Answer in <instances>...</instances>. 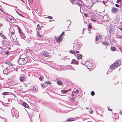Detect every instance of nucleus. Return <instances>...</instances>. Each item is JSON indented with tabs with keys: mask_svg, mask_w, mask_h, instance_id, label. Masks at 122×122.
Here are the masks:
<instances>
[{
	"mask_svg": "<svg viewBox=\"0 0 122 122\" xmlns=\"http://www.w3.org/2000/svg\"><path fill=\"white\" fill-rule=\"evenodd\" d=\"M118 9L114 7H113L112 8L111 12L113 13H116L118 11Z\"/></svg>",
	"mask_w": 122,
	"mask_h": 122,
	"instance_id": "nucleus-8",
	"label": "nucleus"
},
{
	"mask_svg": "<svg viewBox=\"0 0 122 122\" xmlns=\"http://www.w3.org/2000/svg\"><path fill=\"white\" fill-rule=\"evenodd\" d=\"M41 27L38 24L37 26V29H38V30H40L41 29Z\"/></svg>",
	"mask_w": 122,
	"mask_h": 122,
	"instance_id": "nucleus-22",
	"label": "nucleus"
},
{
	"mask_svg": "<svg viewBox=\"0 0 122 122\" xmlns=\"http://www.w3.org/2000/svg\"><path fill=\"white\" fill-rule=\"evenodd\" d=\"M91 25H92L91 23L89 24L88 25V28H89V29H90L92 27Z\"/></svg>",
	"mask_w": 122,
	"mask_h": 122,
	"instance_id": "nucleus-20",
	"label": "nucleus"
},
{
	"mask_svg": "<svg viewBox=\"0 0 122 122\" xmlns=\"http://www.w3.org/2000/svg\"><path fill=\"white\" fill-rule=\"evenodd\" d=\"M86 108V109H88V108H87V107Z\"/></svg>",
	"mask_w": 122,
	"mask_h": 122,
	"instance_id": "nucleus-48",
	"label": "nucleus"
},
{
	"mask_svg": "<svg viewBox=\"0 0 122 122\" xmlns=\"http://www.w3.org/2000/svg\"><path fill=\"white\" fill-rule=\"evenodd\" d=\"M121 64V62L119 60H117L114 63L111 65L110 67L111 69H114L115 67H117Z\"/></svg>",
	"mask_w": 122,
	"mask_h": 122,
	"instance_id": "nucleus-2",
	"label": "nucleus"
},
{
	"mask_svg": "<svg viewBox=\"0 0 122 122\" xmlns=\"http://www.w3.org/2000/svg\"><path fill=\"white\" fill-rule=\"evenodd\" d=\"M64 34V32H62V34L60 35V36H61H61L62 35H63Z\"/></svg>",
	"mask_w": 122,
	"mask_h": 122,
	"instance_id": "nucleus-37",
	"label": "nucleus"
},
{
	"mask_svg": "<svg viewBox=\"0 0 122 122\" xmlns=\"http://www.w3.org/2000/svg\"><path fill=\"white\" fill-rule=\"evenodd\" d=\"M120 114L121 115H122V112H120Z\"/></svg>",
	"mask_w": 122,
	"mask_h": 122,
	"instance_id": "nucleus-46",
	"label": "nucleus"
},
{
	"mask_svg": "<svg viewBox=\"0 0 122 122\" xmlns=\"http://www.w3.org/2000/svg\"><path fill=\"white\" fill-rule=\"evenodd\" d=\"M30 1V2L32 3L33 2V0H29Z\"/></svg>",
	"mask_w": 122,
	"mask_h": 122,
	"instance_id": "nucleus-42",
	"label": "nucleus"
},
{
	"mask_svg": "<svg viewBox=\"0 0 122 122\" xmlns=\"http://www.w3.org/2000/svg\"><path fill=\"white\" fill-rule=\"evenodd\" d=\"M76 93H78L79 92V90H76V91H75Z\"/></svg>",
	"mask_w": 122,
	"mask_h": 122,
	"instance_id": "nucleus-36",
	"label": "nucleus"
},
{
	"mask_svg": "<svg viewBox=\"0 0 122 122\" xmlns=\"http://www.w3.org/2000/svg\"><path fill=\"white\" fill-rule=\"evenodd\" d=\"M69 52L71 54H75L76 52L75 51L73 50H70L69 51Z\"/></svg>",
	"mask_w": 122,
	"mask_h": 122,
	"instance_id": "nucleus-18",
	"label": "nucleus"
},
{
	"mask_svg": "<svg viewBox=\"0 0 122 122\" xmlns=\"http://www.w3.org/2000/svg\"><path fill=\"white\" fill-rule=\"evenodd\" d=\"M37 35L38 36V37H42V36L41 35L39 34V32L37 33Z\"/></svg>",
	"mask_w": 122,
	"mask_h": 122,
	"instance_id": "nucleus-33",
	"label": "nucleus"
},
{
	"mask_svg": "<svg viewBox=\"0 0 122 122\" xmlns=\"http://www.w3.org/2000/svg\"><path fill=\"white\" fill-rule=\"evenodd\" d=\"M27 57H25L24 58H20L19 60L18 63L20 65H23L26 64L28 61Z\"/></svg>",
	"mask_w": 122,
	"mask_h": 122,
	"instance_id": "nucleus-3",
	"label": "nucleus"
},
{
	"mask_svg": "<svg viewBox=\"0 0 122 122\" xmlns=\"http://www.w3.org/2000/svg\"><path fill=\"white\" fill-rule=\"evenodd\" d=\"M10 30L11 32L10 33L11 36H10L11 40L13 42H15L16 39L15 34V30L12 27L11 28Z\"/></svg>",
	"mask_w": 122,
	"mask_h": 122,
	"instance_id": "nucleus-1",
	"label": "nucleus"
},
{
	"mask_svg": "<svg viewBox=\"0 0 122 122\" xmlns=\"http://www.w3.org/2000/svg\"><path fill=\"white\" fill-rule=\"evenodd\" d=\"M41 86L43 88V86L42 84H41Z\"/></svg>",
	"mask_w": 122,
	"mask_h": 122,
	"instance_id": "nucleus-47",
	"label": "nucleus"
},
{
	"mask_svg": "<svg viewBox=\"0 0 122 122\" xmlns=\"http://www.w3.org/2000/svg\"><path fill=\"white\" fill-rule=\"evenodd\" d=\"M70 20H68L66 21L65 22V24L68 27L70 25Z\"/></svg>",
	"mask_w": 122,
	"mask_h": 122,
	"instance_id": "nucleus-10",
	"label": "nucleus"
},
{
	"mask_svg": "<svg viewBox=\"0 0 122 122\" xmlns=\"http://www.w3.org/2000/svg\"><path fill=\"white\" fill-rule=\"evenodd\" d=\"M108 110H109V111H112V110L111 109H109V108H108Z\"/></svg>",
	"mask_w": 122,
	"mask_h": 122,
	"instance_id": "nucleus-43",
	"label": "nucleus"
},
{
	"mask_svg": "<svg viewBox=\"0 0 122 122\" xmlns=\"http://www.w3.org/2000/svg\"><path fill=\"white\" fill-rule=\"evenodd\" d=\"M104 3H105V2H103V3L104 4Z\"/></svg>",
	"mask_w": 122,
	"mask_h": 122,
	"instance_id": "nucleus-50",
	"label": "nucleus"
},
{
	"mask_svg": "<svg viewBox=\"0 0 122 122\" xmlns=\"http://www.w3.org/2000/svg\"><path fill=\"white\" fill-rule=\"evenodd\" d=\"M0 36L4 39H7L6 37L2 33H0Z\"/></svg>",
	"mask_w": 122,
	"mask_h": 122,
	"instance_id": "nucleus-14",
	"label": "nucleus"
},
{
	"mask_svg": "<svg viewBox=\"0 0 122 122\" xmlns=\"http://www.w3.org/2000/svg\"><path fill=\"white\" fill-rule=\"evenodd\" d=\"M43 76H40L39 78V79L41 81H42L43 79Z\"/></svg>",
	"mask_w": 122,
	"mask_h": 122,
	"instance_id": "nucleus-29",
	"label": "nucleus"
},
{
	"mask_svg": "<svg viewBox=\"0 0 122 122\" xmlns=\"http://www.w3.org/2000/svg\"><path fill=\"white\" fill-rule=\"evenodd\" d=\"M121 52H122V50L121 49Z\"/></svg>",
	"mask_w": 122,
	"mask_h": 122,
	"instance_id": "nucleus-49",
	"label": "nucleus"
},
{
	"mask_svg": "<svg viewBox=\"0 0 122 122\" xmlns=\"http://www.w3.org/2000/svg\"><path fill=\"white\" fill-rule=\"evenodd\" d=\"M55 38L56 40L58 42H60L61 41L62 39L61 37L60 36H55Z\"/></svg>",
	"mask_w": 122,
	"mask_h": 122,
	"instance_id": "nucleus-5",
	"label": "nucleus"
},
{
	"mask_svg": "<svg viewBox=\"0 0 122 122\" xmlns=\"http://www.w3.org/2000/svg\"><path fill=\"white\" fill-rule=\"evenodd\" d=\"M6 63H7V64H8L10 66H12V64L10 62H7Z\"/></svg>",
	"mask_w": 122,
	"mask_h": 122,
	"instance_id": "nucleus-28",
	"label": "nucleus"
},
{
	"mask_svg": "<svg viewBox=\"0 0 122 122\" xmlns=\"http://www.w3.org/2000/svg\"><path fill=\"white\" fill-rule=\"evenodd\" d=\"M122 31V28H118Z\"/></svg>",
	"mask_w": 122,
	"mask_h": 122,
	"instance_id": "nucleus-45",
	"label": "nucleus"
},
{
	"mask_svg": "<svg viewBox=\"0 0 122 122\" xmlns=\"http://www.w3.org/2000/svg\"><path fill=\"white\" fill-rule=\"evenodd\" d=\"M18 29L19 32L20 33L22 34V30L20 27H19L18 28Z\"/></svg>",
	"mask_w": 122,
	"mask_h": 122,
	"instance_id": "nucleus-27",
	"label": "nucleus"
},
{
	"mask_svg": "<svg viewBox=\"0 0 122 122\" xmlns=\"http://www.w3.org/2000/svg\"><path fill=\"white\" fill-rule=\"evenodd\" d=\"M86 65L89 69H91L92 67V63L89 62H87L86 63Z\"/></svg>",
	"mask_w": 122,
	"mask_h": 122,
	"instance_id": "nucleus-4",
	"label": "nucleus"
},
{
	"mask_svg": "<svg viewBox=\"0 0 122 122\" xmlns=\"http://www.w3.org/2000/svg\"><path fill=\"white\" fill-rule=\"evenodd\" d=\"M7 19L11 23H15L16 21V20L10 18L8 17L7 18Z\"/></svg>",
	"mask_w": 122,
	"mask_h": 122,
	"instance_id": "nucleus-6",
	"label": "nucleus"
},
{
	"mask_svg": "<svg viewBox=\"0 0 122 122\" xmlns=\"http://www.w3.org/2000/svg\"><path fill=\"white\" fill-rule=\"evenodd\" d=\"M74 120V119L73 118H72L70 119H69L67 120H66L67 121H73Z\"/></svg>",
	"mask_w": 122,
	"mask_h": 122,
	"instance_id": "nucleus-23",
	"label": "nucleus"
},
{
	"mask_svg": "<svg viewBox=\"0 0 122 122\" xmlns=\"http://www.w3.org/2000/svg\"><path fill=\"white\" fill-rule=\"evenodd\" d=\"M25 78L24 76H22L20 78V81L21 82H24L25 81Z\"/></svg>",
	"mask_w": 122,
	"mask_h": 122,
	"instance_id": "nucleus-13",
	"label": "nucleus"
},
{
	"mask_svg": "<svg viewBox=\"0 0 122 122\" xmlns=\"http://www.w3.org/2000/svg\"><path fill=\"white\" fill-rule=\"evenodd\" d=\"M22 105L25 108H28L29 107V106L28 104L25 102H23Z\"/></svg>",
	"mask_w": 122,
	"mask_h": 122,
	"instance_id": "nucleus-12",
	"label": "nucleus"
},
{
	"mask_svg": "<svg viewBox=\"0 0 122 122\" xmlns=\"http://www.w3.org/2000/svg\"><path fill=\"white\" fill-rule=\"evenodd\" d=\"M122 1V0H117L116 2L119 3V2H121Z\"/></svg>",
	"mask_w": 122,
	"mask_h": 122,
	"instance_id": "nucleus-34",
	"label": "nucleus"
},
{
	"mask_svg": "<svg viewBox=\"0 0 122 122\" xmlns=\"http://www.w3.org/2000/svg\"><path fill=\"white\" fill-rule=\"evenodd\" d=\"M116 6V7H119V5H118V4H116L115 5Z\"/></svg>",
	"mask_w": 122,
	"mask_h": 122,
	"instance_id": "nucleus-39",
	"label": "nucleus"
},
{
	"mask_svg": "<svg viewBox=\"0 0 122 122\" xmlns=\"http://www.w3.org/2000/svg\"><path fill=\"white\" fill-rule=\"evenodd\" d=\"M4 49H3L0 48V53H3L4 52Z\"/></svg>",
	"mask_w": 122,
	"mask_h": 122,
	"instance_id": "nucleus-25",
	"label": "nucleus"
},
{
	"mask_svg": "<svg viewBox=\"0 0 122 122\" xmlns=\"http://www.w3.org/2000/svg\"><path fill=\"white\" fill-rule=\"evenodd\" d=\"M77 58L78 59H82V55L80 54H77Z\"/></svg>",
	"mask_w": 122,
	"mask_h": 122,
	"instance_id": "nucleus-15",
	"label": "nucleus"
},
{
	"mask_svg": "<svg viewBox=\"0 0 122 122\" xmlns=\"http://www.w3.org/2000/svg\"><path fill=\"white\" fill-rule=\"evenodd\" d=\"M99 40V38L98 37V36H96V41H98Z\"/></svg>",
	"mask_w": 122,
	"mask_h": 122,
	"instance_id": "nucleus-30",
	"label": "nucleus"
},
{
	"mask_svg": "<svg viewBox=\"0 0 122 122\" xmlns=\"http://www.w3.org/2000/svg\"><path fill=\"white\" fill-rule=\"evenodd\" d=\"M48 18L50 19H52V17L51 16H49L48 17Z\"/></svg>",
	"mask_w": 122,
	"mask_h": 122,
	"instance_id": "nucleus-38",
	"label": "nucleus"
},
{
	"mask_svg": "<svg viewBox=\"0 0 122 122\" xmlns=\"http://www.w3.org/2000/svg\"><path fill=\"white\" fill-rule=\"evenodd\" d=\"M84 15L86 17H87V16L88 15L87 14H85Z\"/></svg>",
	"mask_w": 122,
	"mask_h": 122,
	"instance_id": "nucleus-41",
	"label": "nucleus"
},
{
	"mask_svg": "<svg viewBox=\"0 0 122 122\" xmlns=\"http://www.w3.org/2000/svg\"><path fill=\"white\" fill-rule=\"evenodd\" d=\"M102 45L103 47L105 46V48L106 49L107 48V46L109 45V43L107 41H104L102 43Z\"/></svg>",
	"mask_w": 122,
	"mask_h": 122,
	"instance_id": "nucleus-7",
	"label": "nucleus"
},
{
	"mask_svg": "<svg viewBox=\"0 0 122 122\" xmlns=\"http://www.w3.org/2000/svg\"><path fill=\"white\" fill-rule=\"evenodd\" d=\"M45 82L47 84L50 85V84H51V82L49 81H48L47 82L46 81Z\"/></svg>",
	"mask_w": 122,
	"mask_h": 122,
	"instance_id": "nucleus-31",
	"label": "nucleus"
},
{
	"mask_svg": "<svg viewBox=\"0 0 122 122\" xmlns=\"http://www.w3.org/2000/svg\"><path fill=\"white\" fill-rule=\"evenodd\" d=\"M91 20L92 21L96 22V19L95 18L92 17L91 18Z\"/></svg>",
	"mask_w": 122,
	"mask_h": 122,
	"instance_id": "nucleus-19",
	"label": "nucleus"
},
{
	"mask_svg": "<svg viewBox=\"0 0 122 122\" xmlns=\"http://www.w3.org/2000/svg\"><path fill=\"white\" fill-rule=\"evenodd\" d=\"M8 92H4L2 93V94L3 95H8Z\"/></svg>",
	"mask_w": 122,
	"mask_h": 122,
	"instance_id": "nucleus-24",
	"label": "nucleus"
},
{
	"mask_svg": "<svg viewBox=\"0 0 122 122\" xmlns=\"http://www.w3.org/2000/svg\"><path fill=\"white\" fill-rule=\"evenodd\" d=\"M74 48H75V49L74 48V49L75 51L76 50H79L80 49V47L79 46L77 45L75 46L74 47Z\"/></svg>",
	"mask_w": 122,
	"mask_h": 122,
	"instance_id": "nucleus-11",
	"label": "nucleus"
},
{
	"mask_svg": "<svg viewBox=\"0 0 122 122\" xmlns=\"http://www.w3.org/2000/svg\"><path fill=\"white\" fill-rule=\"evenodd\" d=\"M111 49L113 51H115L116 50V49L115 47L112 46L111 47Z\"/></svg>",
	"mask_w": 122,
	"mask_h": 122,
	"instance_id": "nucleus-17",
	"label": "nucleus"
},
{
	"mask_svg": "<svg viewBox=\"0 0 122 122\" xmlns=\"http://www.w3.org/2000/svg\"><path fill=\"white\" fill-rule=\"evenodd\" d=\"M76 53H79V51H76Z\"/></svg>",
	"mask_w": 122,
	"mask_h": 122,
	"instance_id": "nucleus-44",
	"label": "nucleus"
},
{
	"mask_svg": "<svg viewBox=\"0 0 122 122\" xmlns=\"http://www.w3.org/2000/svg\"><path fill=\"white\" fill-rule=\"evenodd\" d=\"M61 92L63 93H67L68 91V90H61Z\"/></svg>",
	"mask_w": 122,
	"mask_h": 122,
	"instance_id": "nucleus-21",
	"label": "nucleus"
},
{
	"mask_svg": "<svg viewBox=\"0 0 122 122\" xmlns=\"http://www.w3.org/2000/svg\"><path fill=\"white\" fill-rule=\"evenodd\" d=\"M57 84L60 85H62L63 83L60 80H58L57 81Z\"/></svg>",
	"mask_w": 122,
	"mask_h": 122,
	"instance_id": "nucleus-16",
	"label": "nucleus"
},
{
	"mask_svg": "<svg viewBox=\"0 0 122 122\" xmlns=\"http://www.w3.org/2000/svg\"><path fill=\"white\" fill-rule=\"evenodd\" d=\"M72 62L75 63H76L77 62L74 59H73L72 60Z\"/></svg>",
	"mask_w": 122,
	"mask_h": 122,
	"instance_id": "nucleus-32",
	"label": "nucleus"
},
{
	"mask_svg": "<svg viewBox=\"0 0 122 122\" xmlns=\"http://www.w3.org/2000/svg\"><path fill=\"white\" fill-rule=\"evenodd\" d=\"M6 70H4L3 71V73L5 74H7V73H6L5 72V71H6Z\"/></svg>",
	"mask_w": 122,
	"mask_h": 122,
	"instance_id": "nucleus-35",
	"label": "nucleus"
},
{
	"mask_svg": "<svg viewBox=\"0 0 122 122\" xmlns=\"http://www.w3.org/2000/svg\"><path fill=\"white\" fill-rule=\"evenodd\" d=\"M44 56L47 57H49V54L46 51H44L42 53Z\"/></svg>",
	"mask_w": 122,
	"mask_h": 122,
	"instance_id": "nucleus-9",
	"label": "nucleus"
},
{
	"mask_svg": "<svg viewBox=\"0 0 122 122\" xmlns=\"http://www.w3.org/2000/svg\"><path fill=\"white\" fill-rule=\"evenodd\" d=\"M91 95L92 96H94L95 94V93L93 91H92L91 92Z\"/></svg>",
	"mask_w": 122,
	"mask_h": 122,
	"instance_id": "nucleus-26",
	"label": "nucleus"
},
{
	"mask_svg": "<svg viewBox=\"0 0 122 122\" xmlns=\"http://www.w3.org/2000/svg\"><path fill=\"white\" fill-rule=\"evenodd\" d=\"M93 111H91L89 113H90V114H92L93 113Z\"/></svg>",
	"mask_w": 122,
	"mask_h": 122,
	"instance_id": "nucleus-40",
	"label": "nucleus"
}]
</instances>
